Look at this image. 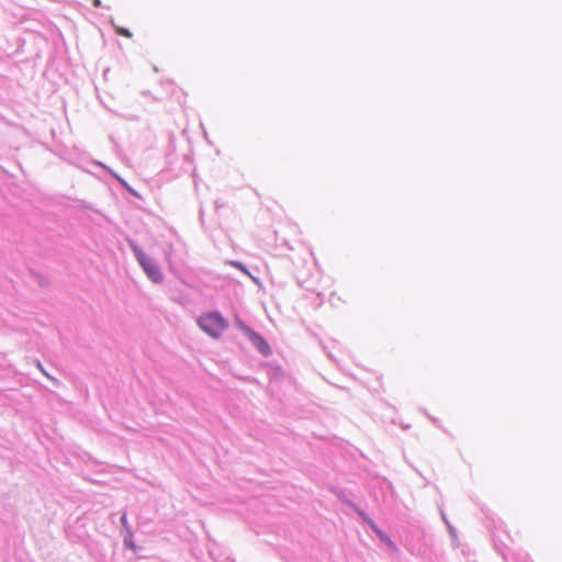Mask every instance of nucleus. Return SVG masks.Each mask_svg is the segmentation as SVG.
Returning a JSON list of instances; mask_svg holds the SVG:
<instances>
[{
  "label": "nucleus",
  "mask_w": 562,
  "mask_h": 562,
  "mask_svg": "<svg viewBox=\"0 0 562 562\" xmlns=\"http://www.w3.org/2000/svg\"><path fill=\"white\" fill-rule=\"evenodd\" d=\"M232 266L236 267L237 269H239L240 271H243L247 276L251 277V274L248 271L247 267L243 262H240V261H233Z\"/></svg>",
  "instance_id": "8"
},
{
  "label": "nucleus",
  "mask_w": 562,
  "mask_h": 562,
  "mask_svg": "<svg viewBox=\"0 0 562 562\" xmlns=\"http://www.w3.org/2000/svg\"><path fill=\"white\" fill-rule=\"evenodd\" d=\"M113 177L122 184V187L132 195L139 198V194L134 190L123 178L113 173Z\"/></svg>",
  "instance_id": "7"
},
{
  "label": "nucleus",
  "mask_w": 562,
  "mask_h": 562,
  "mask_svg": "<svg viewBox=\"0 0 562 562\" xmlns=\"http://www.w3.org/2000/svg\"><path fill=\"white\" fill-rule=\"evenodd\" d=\"M199 327L212 338H220L229 323L220 312H209L198 318Z\"/></svg>",
  "instance_id": "2"
},
{
  "label": "nucleus",
  "mask_w": 562,
  "mask_h": 562,
  "mask_svg": "<svg viewBox=\"0 0 562 562\" xmlns=\"http://www.w3.org/2000/svg\"><path fill=\"white\" fill-rule=\"evenodd\" d=\"M345 502H346V503H347V504H348V505H349V506H350L355 512H357V513H358V515H359V516H360L364 521H367V522L370 525V527H371V528H372V529H373V530L379 535V537H380L382 540H386V535H384V532H383L381 529H379V528L376 527V525H375L371 519H369V518L367 517V515H366L362 510H360V509H359V508H358L353 503L348 502V501H345Z\"/></svg>",
  "instance_id": "4"
},
{
  "label": "nucleus",
  "mask_w": 562,
  "mask_h": 562,
  "mask_svg": "<svg viewBox=\"0 0 562 562\" xmlns=\"http://www.w3.org/2000/svg\"><path fill=\"white\" fill-rule=\"evenodd\" d=\"M93 5L95 8H100L101 7V0H93Z\"/></svg>",
  "instance_id": "12"
},
{
  "label": "nucleus",
  "mask_w": 562,
  "mask_h": 562,
  "mask_svg": "<svg viewBox=\"0 0 562 562\" xmlns=\"http://www.w3.org/2000/svg\"><path fill=\"white\" fill-rule=\"evenodd\" d=\"M233 326L248 337L254 329L250 328L239 316L235 315Z\"/></svg>",
  "instance_id": "5"
},
{
  "label": "nucleus",
  "mask_w": 562,
  "mask_h": 562,
  "mask_svg": "<svg viewBox=\"0 0 562 562\" xmlns=\"http://www.w3.org/2000/svg\"><path fill=\"white\" fill-rule=\"evenodd\" d=\"M36 367L41 370V372L46 375L48 379H50L52 381H54L55 384L58 383V381L56 379H54L53 376H50L46 371L45 369L43 368L42 363L40 361L36 362Z\"/></svg>",
  "instance_id": "11"
},
{
  "label": "nucleus",
  "mask_w": 562,
  "mask_h": 562,
  "mask_svg": "<svg viewBox=\"0 0 562 562\" xmlns=\"http://www.w3.org/2000/svg\"><path fill=\"white\" fill-rule=\"evenodd\" d=\"M116 33L128 38L132 37L131 31L125 27H116Z\"/></svg>",
  "instance_id": "10"
},
{
  "label": "nucleus",
  "mask_w": 562,
  "mask_h": 562,
  "mask_svg": "<svg viewBox=\"0 0 562 562\" xmlns=\"http://www.w3.org/2000/svg\"><path fill=\"white\" fill-rule=\"evenodd\" d=\"M127 244L147 278L154 283H161L164 281V274L156 261L149 257L135 240L127 239Z\"/></svg>",
  "instance_id": "1"
},
{
  "label": "nucleus",
  "mask_w": 562,
  "mask_h": 562,
  "mask_svg": "<svg viewBox=\"0 0 562 562\" xmlns=\"http://www.w3.org/2000/svg\"><path fill=\"white\" fill-rule=\"evenodd\" d=\"M247 338L263 357H268L272 353L269 344L259 333L254 330Z\"/></svg>",
  "instance_id": "3"
},
{
  "label": "nucleus",
  "mask_w": 562,
  "mask_h": 562,
  "mask_svg": "<svg viewBox=\"0 0 562 562\" xmlns=\"http://www.w3.org/2000/svg\"><path fill=\"white\" fill-rule=\"evenodd\" d=\"M123 543H124L125 548H128V549L133 550L134 552L137 551V547H136V544L133 541V531H132V529H128L127 532L124 533V536H123Z\"/></svg>",
  "instance_id": "6"
},
{
  "label": "nucleus",
  "mask_w": 562,
  "mask_h": 562,
  "mask_svg": "<svg viewBox=\"0 0 562 562\" xmlns=\"http://www.w3.org/2000/svg\"><path fill=\"white\" fill-rule=\"evenodd\" d=\"M121 525H122V528L124 530V533L127 532L128 529H131L130 525H128V521H127V516H126V513H124L122 516H121Z\"/></svg>",
  "instance_id": "9"
}]
</instances>
